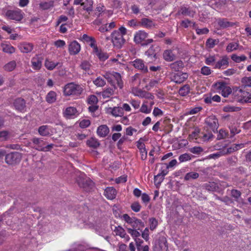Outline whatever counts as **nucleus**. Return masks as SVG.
<instances>
[{"instance_id": "obj_1", "label": "nucleus", "mask_w": 251, "mask_h": 251, "mask_svg": "<svg viewBox=\"0 0 251 251\" xmlns=\"http://www.w3.org/2000/svg\"><path fill=\"white\" fill-rule=\"evenodd\" d=\"M103 76L112 86H114V89L117 87L120 89L123 88V82L119 73L114 71L108 72L105 73Z\"/></svg>"}, {"instance_id": "obj_2", "label": "nucleus", "mask_w": 251, "mask_h": 251, "mask_svg": "<svg viewBox=\"0 0 251 251\" xmlns=\"http://www.w3.org/2000/svg\"><path fill=\"white\" fill-rule=\"evenodd\" d=\"M236 100L241 103H251V89L239 87L235 92Z\"/></svg>"}, {"instance_id": "obj_3", "label": "nucleus", "mask_w": 251, "mask_h": 251, "mask_svg": "<svg viewBox=\"0 0 251 251\" xmlns=\"http://www.w3.org/2000/svg\"><path fill=\"white\" fill-rule=\"evenodd\" d=\"M32 148L41 151H50L54 146L53 144H48L44 140L40 138H33L31 139Z\"/></svg>"}, {"instance_id": "obj_4", "label": "nucleus", "mask_w": 251, "mask_h": 251, "mask_svg": "<svg viewBox=\"0 0 251 251\" xmlns=\"http://www.w3.org/2000/svg\"><path fill=\"white\" fill-rule=\"evenodd\" d=\"M83 91V88L81 85L73 82L66 84L63 90L64 94L66 96H78L81 95Z\"/></svg>"}, {"instance_id": "obj_5", "label": "nucleus", "mask_w": 251, "mask_h": 251, "mask_svg": "<svg viewBox=\"0 0 251 251\" xmlns=\"http://www.w3.org/2000/svg\"><path fill=\"white\" fill-rule=\"evenodd\" d=\"M22 158V154L18 151H12L6 154L5 156V162L10 165L18 164Z\"/></svg>"}, {"instance_id": "obj_6", "label": "nucleus", "mask_w": 251, "mask_h": 251, "mask_svg": "<svg viewBox=\"0 0 251 251\" xmlns=\"http://www.w3.org/2000/svg\"><path fill=\"white\" fill-rule=\"evenodd\" d=\"M111 38L114 47L117 49L122 48L126 42L122 34L119 33V31L117 30H114L111 33Z\"/></svg>"}, {"instance_id": "obj_7", "label": "nucleus", "mask_w": 251, "mask_h": 251, "mask_svg": "<svg viewBox=\"0 0 251 251\" xmlns=\"http://www.w3.org/2000/svg\"><path fill=\"white\" fill-rule=\"evenodd\" d=\"M24 12L19 8L13 10H8L5 12V16L10 19L16 21H21L24 18Z\"/></svg>"}, {"instance_id": "obj_8", "label": "nucleus", "mask_w": 251, "mask_h": 251, "mask_svg": "<svg viewBox=\"0 0 251 251\" xmlns=\"http://www.w3.org/2000/svg\"><path fill=\"white\" fill-rule=\"evenodd\" d=\"M188 77V74L186 73L178 72L172 73L171 75V80L177 84H180L186 80Z\"/></svg>"}, {"instance_id": "obj_9", "label": "nucleus", "mask_w": 251, "mask_h": 251, "mask_svg": "<svg viewBox=\"0 0 251 251\" xmlns=\"http://www.w3.org/2000/svg\"><path fill=\"white\" fill-rule=\"evenodd\" d=\"M207 126L214 132L217 131L219 126L217 119L214 116H211L207 117L205 121Z\"/></svg>"}, {"instance_id": "obj_10", "label": "nucleus", "mask_w": 251, "mask_h": 251, "mask_svg": "<svg viewBox=\"0 0 251 251\" xmlns=\"http://www.w3.org/2000/svg\"><path fill=\"white\" fill-rule=\"evenodd\" d=\"M131 64L136 69L143 73L148 72V67L145 65L144 62L141 59H136L131 62Z\"/></svg>"}, {"instance_id": "obj_11", "label": "nucleus", "mask_w": 251, "mask_h": 251, "mask_svg": "<svg viewBox=\"0 0 251 251\" xmlns=\"http://www.w3.org/2000/svg\"><path fill=\"white\" fill-rule=\"evenodd\" d=\"M63 114L64 117L67 119H74L79 115V113L76 108L70 106L67 107L63 111Z\"/></svg>"}, {"instance_id": "obj_12", "label": "nucleus", "mask_w": 251, "mask_h": 251, "mask_svg": "<svg viewBox=\"0 0 251 251\" xmlns=\"http://www.w3.org/2000/svg\"><path fill=\"white\" fill-rule=\"evenodd\" d=\"M132 93L135 96L141 98H145L150 100H153L154 96L150 93L140 89H134L132 90Z\"/></svg>"}, {"instance_id": "obj_13", "label": "nucleus", "mask_w": 251, "mask_h": 251, "mask_svg": "<svg viewBox=\"0 0 251 251\" xmlns=\"http://www.w3.org/2000/svg\"><path fill=\"white\" fill-rule=\"evenodd\" d=\"M149 34L144 30H139L134 36V41L136 44H141L148 37Z\"/></svg>"}, {"instance_id": "obj_14", "label": "nucleus", "mask_w": 251, "mask_h": 251, "mask_svg": "<svg viewBox=\"0 0 251 251\" xmlns=\"http://www.w3.org/2000/svg\"><path fill=\"white\" fill-rule=\"evenodd\" d=\"M25 101L24 99L19 98L15 100L13 104L17 110L24 112L25 111Z\"/></svg>"}, {"instance_id": "obj_15", "label": "nucleus", "mask_w": 251, "mask_h": 251, "mask_svg": "<svg viewBox=\"0 0 251 251\" xmlns=\"http://www.w3.org/2000/svg\"><path fill=\"white\" fill-rule=\"evenodd\" d=\"M155 247L156 248L162 251H166L168 249L167 245V240L165 237L161 236L155 242Z\"/></svg>"}, {"instance_id": "obj_16", "label": "nucleus", "mask_w": 251, "mask_h": 251, "mask_svg": "<svg viewBox=\"0 0 251 251\" xmlns=\"http://www.w3.org/2000/svg\"><path fill=\"white\" fill-rule=\"evenodd\" d=\"M81 49L80 44L76 41H74L69 45V52L71 55L78 54Z\"/></svg>"}, {"instance_id": "obj_17", "label": "nucleus", "mask_w": 251, "mask_h": 251, "mask_svg": "<svg viewBox=\"0 0 251 251\" xmlns=\"http://www.w3.org/2000/svg\"><path fill=\"white\" fill-rule=\"evenodd\" d=\"M228 58L226 56H224L222 58L215 63L214 69H224L226 68L229 64Z\"/></svg>"}, {"instance_id": "obj_18", "label": "nucleus", "mask_w": 251, "mask_h": 251, "mask_svg": "<svg viewBox=\"0 0 251 251\" xmlns=\"http://www.w3.org/2000/svg\"><path fill=\"white\" fill-rule=\"evenodd\" d=\"M139 25L141 26L148 29L154 28L157 25L152 20L146 18H142L139 23Z\"/></svg>"}, {"instance_id": "obj_19", "label": "nucleus", "mask_w": 251, "mask_h": 251, "mask_svg": "<svg viewBox=\"0 0 251 251\" xmlns=\"http://www.w3.org/2000/svg\"><path fill=\"white\" fill-rule=\"evenodd\" d=\"M216 22L221 28H226L235 25V23L229 22L226 18H218L216 19Z\"/></svg>"}, {"instance_id": "obj_20", "label": "nucleus", "mask_w": 251, "mask_h": 251, "mask_svg": "<svg viewBox=\"0 0 251 251\" xmlns=\"http://www.w3.org/2000/svg\"><path fill=\"white\" fill-rule=\"evenodd\" d=\"M107 112L115 117H122L124 115V112L123 109L119 106H115L114 107H109Z\"/></svg>"}, {"instance_id": "obj_21", "label": "nucleus", "mask_w": 251, "mask_h": 251, "mask_svg": "<svg viewBox=\"0 0 251 251\" xmlns=\"http://www.w3.org/2000/svg\"><path fill=\"white\" fill-rule=\"evenodd\" d=\"M18 47L22 52L28 53L33 49V45L30 43L23 42L19 44Z\"/></svg>"}, {"instance_id": "obj_22", "label": "nucleus", "mask_w": 251, "mask_h": 251, "mask_svg": "<svg viewBox=\"0 0 251 251\" xmlns=\"http://www.w3.org/2000/svg\"><path fill=\"white\" fill-rule=\"evenodd\" d=\"M145 55L148 57V63H151L156 59V54L153 46L151 45L145 52Z\"/></svg>"}, {"instance_id": "obj_23", "label": "nucleus", "mask_w": 251, "mask_h": 251, "mask_svg": "<svg viewBox=\"0 0 251 251\" xmlns=\"http://www.w3.org/2000/svg\"><path fill=\"white\" fill-rule=\"evenodd\" d=\"M42 58L38 55L33 57L31 60V66L34 70H39L42 66Z\"/></svg>"}, {"instance_id": "obj_24", "label": "nucleus", "mask_w": 251, "mask_h": 251, "mask_svg": "<svg viewBox=\"0 0 251 251\" xmlns=\"http://www.w3.org/2000/svg\"><path fill=\"white\" fill-rule=\"evenodd\" d=\"M109 132V129L108 127L105 125L99 126L97 130L98 135L100 137H106Z\"/></svg>"}, {"instance_id": "obj_25", "label": "nucleus", "mask_w": 251, "mask_h": 251, "mask_svg": "<svg viewBox=\"0 0 251 251\" xmlns=\"http://www.w3.org/2000/svg\"><path fill=\"white\" fill-rule=\"evenodd\" d=\"M117 192L113 187H107L104 191L105 196L109 200H113L116 198Z\"/></svg>"}, {"instance_id": "obj_26", "label": "nucleus", "mask_w": 251, "mask_h": 251, "mask_svg": "<svg viewBox=\"0 0 251 251\" xmlns=\"http://www.w3.org/2000/svg\"><path fill=\"white\" fill-rule=\"evenodd\" d=\"M130 225L132 227V229H139V230L142 231L143 228L144 227V223L139 219L134 218V219Z\"/></svg>"}, {"instance_id": "obj_27", "label": "nucleus", "mask_w": 251, "mask_h": 251, "mask_svg": "<svg viewBox=\"0 0 251 251\" xmlns=\"http://www.w3.org/2000/svg\"><path fill=\"white\" fill-rule=\"evenodd\" d=\"M179 13L184 16L190 17H193L195 14V11H193L192 8L186 7H181L179 10Z\"/></svg>"}, {"instance_id": "obj_28", "label": "nucleus", "mask_w": 251, "mask_h": 251, "mask_svg": "<svg viewBox=\"0 0 251 251\" xmlns=\"http://www.w3.org/2000/svg\"><path fill=\"white\" fill-rule=\"evenodd\" d=\"M202 187L205 190L208 191H216L218 189V186L214 182H208L202 185Z\"/></svg>"}, {"instance_id": "obj_29", "label": "nucleus", "mask_w": 251, "mask_h": 251, "mask_svg": "<svg viewBox=\"0 0 251 251\" xmlns=\"http://www.w3.org/2000/svg\"><path fill=\"white\" fill-rule=\"evenodd\" d=\"M93 53L97 55L99 59L101 61L106 60L109 57V55L107 53L102 51L99 48H98L97 50H96Z\"/></svg>"}, {"instance_id": "obj_30", "label": "nucleus", "mask_w": 251, "mask_h": 251, "mask_svg": "<svg viewBox=\"0 0 251 251\" xmlns=\"http://www.w3.org/2000/svg\"><path fill=\"white\" fill-rule=\"evenodd\" d=\"M163 58L167 61H172L176 59V55L171 50H166L163 54Z\"/></svg>"}, {"instance_id": "obj_31", "label": "nucleus", "mask_w": 251, "mask_h": 251, "mask_svg": "<svg viewBox=\"0 0 251 251\" xmlns=\"http://www.w3.org/2000/svg\"><path fill=\"white\" fill-rule=\"evenodd\" d=\"M242 88L251 89V76H246L241 79V85Z\"/></svg>"}, {"instance_id": "obj_32", "label": "nucleus", "mask_w": 251, "mask_h": 251, "mask_svg": "<svg viewBox=\"0 0 251 251\" xmlns=\"http://www.w3.org/2000/svg\"><path fill=\"white\" fill-rule=\"evenodd\" d=\"M184 67V63L183 62L181 61H176V62H174V63H171L170 65V68L175 71L178 72L179 70Z\"/></svg>"}, {"instance_id": "obj_33", "label": "nucleus", "mask_w": 251, "mask_h": 251, "mask_svg": "<svg viewBox=\"0 0 251 251\" xmlns=\"http://www.w3.org/2000/svg\"><path fill=\"white\" fill-rule=\"evenodd\" d=\"M114 93V90L113 88H107L103 91L100 93V95L103 99H107L110 98Z\"/></svg>"}, {"instance_id": "obj_34", "label": "nucleus", "mask_w": 251, "mask_h": 251, "mask_svg": "<svg viewBox=\"0 0 251 251\" xmlns=\"http://www.w3.org/2000/svg\"><path fill=\"white\" fill-rule=\"evenodd\" d=\"M39 134L43 136H47L50 135V129L47 125L40 126L38 128Z\"/></svg>"}, {"instance_id": "obj_35", "label": "nucleus", "mask_w": 251, "mask_h": 251, "mask_svg": "<svg viewBox=\"0 0 251 251\" xmlns=\"http://www.w3.org/2000/svg\"><path fill=\"white\" fill-rule=\"evenodd\" d=\"M87 145L89 147L96 149L100 145L99 140L94 137H92L88 139L86 142Z\"/></svg>"}, {"instance_id": "obj_36", "label": "nucleus", "mask_w": 251, "mask_h": 251, "mask_svg": "<svg viewBox=\"0 0 251 251\" xmlns=\"http://www.w3.org/2000/svg\"><path fill=\"white\" fill-rule=\"evenodd\" d=\"M199 177V174L198 173L191 172L187 173L184 177V180L186 181H191L192 180L196 179Z\"/></svg>"}, {"instance_id": "obj_37", "label": "nucleus", "mask_w": 251, "mask_h": 251, "mask_svg": "<svg viewBox=\"0 0 251 251\" xmlns=\"http://www.w3.org/2000/svg\"><path fill=\"white\" fill-rule=\"evenodd\" d=\"M77 182L79 187L84 188H86L87 186H90L92 183L90 180H88L82 177L78 178Z\"/></svg>"}, {"instance_id": "obj_38", "label": "nucleus", "mask_w": 251, "mask_h": 251, "mask_svg": "<svg viewBox=\"0 0 251 251\" xmlns=\"http://www.w3.org/2000/svg\"><path fill=\"white\" fill-rule=\"evenodd\" d=\"M81 68L85 71L88 75H92L93 73L90 71L91 64L87 61H83L80 65Z\"/></svg>"}, {"instance_id": "obj_39", "label": "nucleus", "mask_w": 251, "mask_h": 251, "mask_svg": "<svg viewBox=\"0 0 251 251\" xmlns=\"http://www.w3.org/2000/svg\"><path fill=\"white\" fill-rule=\"evenodd\" d=\"M1 47L3 52L7 53H13L15 51V49L9 44H1Z\"/></svg>"}, {"instance_id": "obj_40", "label": "nucleus", "mask_w": 251, "mask_h": 251, "mask_svg": "<svg viewBox=\"0 0 251 251\" xmlns=\"http://www.w3.org/2000/svg\"><path fill=\"white\" fill-rule=\"evenodd\" d=\"M46 101L50 103H52L55 101L56 100V94L54 91L49 92L46 97Z\"/></svg>"}, {"instance_id": "obj_41", "label": "nucleus", "mask_w": 251, "mask_h": 251, "mask_svg": "<svg viewBox=\"0 0 251 251\" xmlns=\"http://www.w3.org/2000/svg\"><path fill=\"white\" fill-rule=\"evenodd\" d=\"M217 61V55H213L205 57V63L209 66L215 65V63Z\"/></svg>"}, {"instance_id": "obj_42", "label": "nucleus", "mask_w": 251, "mask_h": 251, "mask_svg": "<svg viewBox=\"0 0 251 251\" xmlns=\"http://www.w3.org/2000/svg\"><path fill=\"white\" fill-rule=\"evenodd\" d=\"M221 100L220 97L218 95H215L213 97L209 96L204 98V101L207 104H211L212 101L215 102H220Z\"/></svg>"}, {"instance_id": "obj_43", "label": "nucleus", "mask_w": 251, "mask_h": 251, "mask_svg": "<svg viewBox=\"0 0 251 251\" xmlns=\"http://www.w3.org/2000/svg\"><path fill=\"white\" fill-rule=\"evenodd\" d=\"M93 1L92 0H86L84 2L81 3V6H83V9L87 11H91L93 10Z\"/></svg>"}, {"instance_id": "obj_44", "label": "nucleus", "mask_w": 251, "mask_h": 251, "mask_svg": "<svg viewBox=\"0 0 251 251\" xmlns=\"http://www.w3.org/2000/svg\"><path fill=\"white\" fill-rule=\"evenodd\" d=\"M190 86L188 84H185L179 89L178 93L181 96L184 97L187 96L190 93Z\"/></svg>"}, {"instance_id": "obj_45", "label": "nucleus", "mask_w": 251, "mask_h": 251, "mask_svg": "<svg viewBox=\"0 0 251 251\" xmlns=\"http://www.w3.org/2000/svg\"><path fill=\"white\" fill-rule=\"evenodd\" d=\"M53 1L42 2L39 4V6L43 10H47L53 6Z\"/></svg>"}, {"instance_id": "obj_46", "label": "nucleus", "mask_w": 251, "mask_h": 251, "mask_svg": "<svg viewBox=\"0 0 251 251\" xmlns=\"http://www.w3.org/2000/svg\"><path fill=\"white\" fill-rule=\"evenodd\" d=\"M58 64V62H54L49 60H46L45 62V67L49 70H53Z\"/></svg>"}, {"instance_id": "obj_47", "label": "nucleus", "mask_w": 251, "mask_h": 251, "mask_svg": "<svg viewBox=\"0 0 251 251\" xmlns=\"http://www.w3.org/2000/svg\"><path fill=\"white\" fill-rule=\"evenodd\" d=\"M231 196L236 201H238L241 196V193L240 191L236 189H232L230 192Z\"/></svg>"}, {"instance_id": "obj_48", "label": "nucleus", "mask_w": 251, "mask_h": 251, "mask_svg": "<svg viewBox=\"0 0 251 251\" xmlns=\"http://www.w3.org/2000/svg\"><path fill=\"white\" fill-rule=\"evenodd\" d=\"M16 63L15 61H11L4 66V69L6 71H12L16 67Z\"/></svg>"}, {"instance_id": "obj_49", "label": "nucleus", "mask_w": 251, "mask_h": 251, "mask_svg": "<svg viewBox=\"0 0 251 251\" xmlns=\"http://www.w3.org/2000/svg\"><path fill=\"white\" fill-rule=\"evenodd\" d=\"M148 102L147 101H145L140 109V111L142 113L145 114H149L151 112V107H149L147 105Z\"/></svg>"}, {"instance_id": "obj_50", "label": "nucleus", "mask_w": 251, "mask_h": 251, "mask_svg": "<svg viewBox=\"0 0 251 251\" xmlns=\"http://www.w3.org/2000/svg\"><path fill=\"white\" fill-rule=\"evenodd\" d=\"M218 43V40L212 38H208L206 42V46L208 48L212 49Z\"/></svg>"}, {"instance_id": "obj_51", "label": "nucleus", "mask_w": 251, "mask_h": 251, "mask_svg": "<svg viewBox=\"0 0 251 251\" xmlns=\"http://www.w3.org/2000/svg\"><path fill=\"white\" fill-rule=\"evenodd\" d=\"M231 59L232 60L237 63H239L241 61H245L247 59V57L244 55H242L241 56H238L236 54H232L231 55Z\"/></svg>"}, {"instance_id": "obj_52", "label": "nucleus", "mask_w": 251, "mask_h": 251, "mask_svg": "<svg viewBox=\"0 0 251 251\" xmlns=\"http://www.w3.org/2000/svg\"><path fill=\"white\" fill-rule=\"evenodd\" d=\"M200 132V130L198 128H195L191 134L189 135V140H191L193 139H197V138L199 137V133Z\"/></svg>"}, {"instance_id": "obj_53", "label": "nucleus", "mask_w": 251, "mask_h": 251, "mask_svg": "<svg viewBox=\"0 0 251 251\" xmlns=\"http://www.w3.org/2000/svg\"><path fill=\"white\" fill-rule=\"evenodd\" d=\"M239 46V44L237 43H230L226 47V50L227 52H230L236 50Z\"/></svg>"}, {"instance_id": "obj_54", "label": "nucleus", "mask_w": 251, "mask_h": 251, "mask_svg": "<svg viewBox=\"0 0 251 251\" xmlns=\"http://www.w3.org/2000/svg\"><path fill=\"white\" fill-rule=\"evenodd\" d=\"M94 84L97 87H103L105 84V81L100 77H98L93 81Z\"/></svg>"}, {"instance_id": "obj_55", "label": "nucleus", "mask_w": 251, "mask_h": 251, "mask_svg": "<svg viewBox=\"0 0 251 251\" xmlns=\"http://www.w3.org/2000/svg\"><path fill=\"white\" fill-rule=\"evenodd\" d=\"M117 235H119L121 237H124L126 235V232L124 229L121 226L116 227L114 230Z\"/></svg>"}, {"instance_id": "obj_56", "label": "nucleus", "mask_w": 251, "mask_h": 251, "mask_svg": "<svg viewBox=\"0 0 251 251\" xmlns=\"http://www.w3.org/2000/svg\"><path fill=\"white\" fill-rule=\"evenodd\" d=\"M127 232L133 237H137L140 236V233L138 231L139 229H132L131 228H127Z\"/></svg>"}, {"instance_id": "obj_57", "label": "nucleus", "mask_w": 251, "mask_h": 251, "mask_svg": "<svg viewBox=\"0 0 251 251\" xmlns=\"http://www.w3.org/2000/svg\"><path fill=\"white\" fill-rule=\"evenodd\" d=\"M237 151V148L235 147L234 148L233 145L228 148H224L222 150L223 154L224 155L230 154L234 151Z\"/></svg>"}, {"instance_id": "obj_58", "label": "nucleus", "mask_w": 251, "mask_h": 251, "mask_svg": "<svg viewBox=\"0 0 251 251\" xmlns=\"http://www.w3.org/2000/svg\"><path fill=\"white\" fill-rule=\"evenodd\" d=\"M159 82V79H151L149 83L147 85L146 88L148 90H150L151 88L156 86Z\"/></svg>"}, {"instance_id": "obj_59", "label": "nucleus", "mask_w": 251, "mask_h": 251, "mask_svg": "<svg viewBox=\"0 0 251 251\" xmlns=\"http://www.w3.org/2000/svg\"><path fill=\"white\" fill-rule=\"evenodd\" d=\"M231 88L226 85L225 88H224L223 90H222L221 92L222 95L224 97H227L229 94L231 93Z\"/></svg>"}, {"instance_id": "obj_60", "label": "nucleus", "mask_w": 251, "mask_h": 251, "mask_svg": "<svg viewBox=\"0 0 251 251\" xmlns=\"http://www.w3.org/2000/svg\"><path fill=\"white\" fill-rule=\"evenodd\" d=\"M191 159V155L186 153L180 155L178 157L180 162H185L190 160Z\"/></svg>"}, {"instance_id": "obj_61", "label": "nucleus", "mask_w": 251, "mask_h": 251, "mask_svg": "<svg viewBox=\"0 0 251 251\" xmlns=\"http://www.w3.org/2000/svg\"><path fill=\"white\" fill-rule=\"evenodd\" d=\"M168 173V168L166 166V165H164L161 166V168L159 169L158 175H160L163 177H164Z\"/></svg>"}, {"instance_id": "obj_62", "label": "nucleus", "mask_w": 251, "mask_h": 251, "mask_svg": "<svg viewBox=\"0 0 251 251\" xmlns=\"http://www.w3.org/2000/svg\"><path fill=\"white\" fill-rule=\"evenodd\" d=\"M212 72V71L210 68L209 67L206 66L202 67L201 69V74L204 75H210Z\"/></svg>"}, {"instance_id": "obj_63", "label": "nucleus", "mask_w": 251, "mask_h": 251, "mask_svg": "<svg viewBox=\"0 0 251 251\" xmlns=\"http://www.w3.org/2000/svg\"><path fill=\"white\" fill-rule=\"evenodd\" d=\"M150 224V229L151 230H154L158 225V222L154 218H151L149 220Z\"/></svg>"}, {"instance_id": "obj_64", "label": "nucleus", "mask_w": 251, "mask_h": 251, "mask_svg": "<svg viewBox=\"0 0 251 251\" xmlns=\"http://www.w3.org/2000/svg\"><path fill=\"white\" fill-rule=\"evenodd\" d=\"M226 85V83L224 82H217L214 84L215 88L219 92H221Z\"/></svg>"}]
</instances>
